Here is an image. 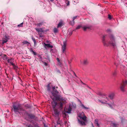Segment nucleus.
<instances>
[{
    "label": "nucleus",
    "instance_id": "nucleus-1",
    "mask_svg": "<svg viewBox=\"0 0 127 127\" xmlns=\"http://www.w3.org/2000/svg\"><path fill=\"white\" fill-rule=\"evenodd\" d=\"M52 89L53 91L51 92L52 96H51V97L53 101L52 104L53 109H56L55 108L58 105L59 109L62 110L63 105L66 103V101L63 97L58 94L59 92L55 89V86L53 87Z\"/></svg>",
    "mask_w": 127,
    "mask_h": 127
},
{
    "label": "nucleus",
    "instance_id": "nucleus-2",
    "mask_svg": "<svg viewBox=\"0 0 127 127\" xmlns=\"http://www.w3.org/2000/svg\"><path fill=\"white\" fill-rule=\"evenodd\" d=\"M110 40L109 43L114 48H116V44L115 40V38L114 36L112 34L109 35Z\"/></svg>",
    "mask_w": 127,
    "mask_h": 127
},
{
    "label": "nucleus",
    "instance_id": "nucleus-3",
    "mask_svg": "<svg viewBox=\"0 0 127 127\" xmlns=\"http://www.w3.org/2000/svg\"><path fill=\"white\" fill-rule=\"evenodd\" d=\"M72 110V108H71L70 106H69L68 107L65 109V108L64 109V112H63V116L66 119L67 118V117H68V115H67L66 113H71Z\"/></svg>",
    "mask_w": 127,
    "mask_h": 127
},
{
    "label": "nucleus",
    "instance_id": "nucleus-4",
    "mask_svg": "<svg viewBox=\"0 0 127 127\" xmlns=\"http://www.w3.org/2000/svg\"><path fill=\"white\" fill-rule=\"evenodd\" d=\"M13 110L16 113L18 112L19 113V112H20L22 107L20 104H18L16 105H13Z\"/></svg>",
    "mask_w": 127,
    "mask_h": 127
},
{
    "label": "nucleus",
    "instance_id": "nucleus-5",
    "mask_svg": "<svg viewBox=\"0 0 127 127\" xmlns=\"http://www.w3.org/2000/svg\"><path fill=\"white\" fill-rule=\"evenodd\" d=\"M31 124L29 126V127H39L35 122V120H29Z\"/></svg>",
    "mask_w": 127,
    "mask_h": 127
},
{
    "label": "nucleus",
    "instance_id": "nucleus-6",
    "mask_svg": "<svg viewBox=\"0 0 127 127\" xmlns=\"http://www.w3.org/2000/svg\"><path fill=\"white\" fill-rule=\"evenodd\" d=\"M28 113L22 107L20 112H19V113L21 115H27Z\"/></svg>",
    "mask_w": 127,
    "mask_h": 127
},
{
    "label": "nucleus",
    "instance_id": "nucleus-7",
    "mask_svg": "<svg viewBox=\"0 0 127 127\" xmlns=\"http://www.w3.org/2000/svg\"><path fill=\"white\" fill-rule=\"evenodd\" d=\"M78 116L81 119H86L87 117L84 115V113L83 112L79 113Z\"/></svg>",
    "mask_w": 127,
    "mask_h": 127
},
{
    "label": "nucleus",
    "instance_id": "nucleus-8",
    "mask_svg": "<svg viewBox=\"0 0 127 127\" xmlns=\"http://www.w3.org/2000/svg\"><path fill=\"white\" fill-rule=\"evenodd\" d=\"M66 41H64L63 42V45L62 47V52L63 53H65V50L66 49Z\"/></svg>",
    "mask_w": 127,
    "mask_h": 127
},
{
    "label": "nucleus",
    "instance_id": "nucleus-9",
    "mask_svg": "<svg viewBox=\"0 0 127 127\" xmlns=\"http://www.w3.org/2000/svg\"><path fill=\"white\" fill-rule=\"evenodd\" d=\"M87 121V120H78V122L81 125H85Z\"/></svg>",
    "mask_w": 127,
    "mask_h": 127
},
{
    "label": "nucleus",
    "instance_id": "nucleus-10",
    "mask_svg": "<svg viewBox=\"0 0 127 127\" xmlns=\"http://www.w3.org/2000/svg\"><path fill=\"white\" fill-rule=\"evenodd\" d=\"M9 36H4L3 38L2 39V44L3 45L5 43H6L8 40L9 39Z\"/></svg>",
    "mask_w": 127,
    "mask_h": 127
},
{
    "label": "nucleus",
    "instance_id": "nucleus-11",
    "mask_svg": "<svg viewBox=\"0 0 127 127\" xmlns=\"http://www.w3.org/2000/svg\"><path fill=\"white\" fill-rule=\"evenodd\" d=\"M54 111V116H55L56 118L58 117L59 115V112L57 109H53Z\"/></svg>",
    "mask_w": 127,
    "mask_h": 127
},
{
    "label": "nucleus",
    "instance_id": "nucleus-12",
    "mask_svg": "<svg viewBox=\"0 0 127 127\" xmlns=\"http://www.w3.org/2000/svg\"><path fill=\"white\" fill-rule=\"evenodd\" d=\"M91 27V26L86 25L83 26L82 28L84 31H85L88 29H90Z\"/></svg>",
    "mask_w": 127,
    "mask_h": 127
},
{
    "label": "nucleus",
    "instance_id": "nucleus-13",
    "mask_svg": "<svg viewBox=\"0 0 127 127\" xmlns=\"http://www.w3.org/2000/svg\"><path fill=\"white\" fill-rule=\"evenodd\" d=\"M106 36V35H104L103 36V37L102 39V41L104 46H108V45L106 43L105 39V38Z\"/></svg>",
    "mask_w": 127,
    "mask_h": 127
},
{
    "label": "nucleus",
    "instance_id": "nucleus-14",
    "mask_svg": "<svg viewBox=\"0 0 127 127\" xmlns=\"http://www.w3.org/2000/svg\"><path fill=\"white\" fill-rule=\"evenodd\" d=\"M27 115L29 116L30 118L31 119H34L35 118V116L32 114L28 113Z\"/></svg>",
    "mask_w": 127,
    "mask_h": 127
},
{
    "label": "nucleus",
    "instance_id": "nucleus-15",
    "mask_svg": "<svg viewBox=\"0 0 127 127\" xmlns=\"http://www.w3.org/2000/svg\"><path fill=\"white\" fill-rule=\"evenodd\" d=\"M115 96V94L114 93H112L109 95L108 97L111 99L113 98Z\"/></svg>",
    "mask_w": 127,
    "mask_h": 127
},
{
    "label": "nucleus",
    "instance_id": "nucleus-16",
    "mask_svg": "<svg viewBox=\"0 0 127 127\" xmlns=\"http://www.w3.org/2000/svg\"><path fill=\"white\" fill-rule=\"evenodd\" d=\"M35 29L36 31L38 32H43V29L42 28H35Z\"/></svg>",
    "mask_w": 127,
    "mask_h": 127
},
{
    "label": "nucleus",
    "instance_id": "nucleus-17",
    "mask_svg": "<svg viewBox=\"0 0 127 127\" xmlns=\"http://www.w3.org/2000/svg\"><path fill=\"white\" fill-rule=\"evenodd\" d=\"M30 51L34 55H37L36 53V52H34L32 48H31L30 50Z\"/></svg>",
    "mask_w": 127,
    "mask_h": 127
},
{
    "label": "nucleus",
    "instance_id": "nucleus-18",
    "mask_svg": "<svg viewBox=\"0 0 127 127\" xmlns=\"http://www.w3.org/2000/svg\"><path fill=\"white\" fill-rule=\"evenodd\" d=\"M81 63H83V64L86 65L88 63V62L87 59H85L83 61V62H81Z\"/></svg>",
    "mask_w": 127,
    "mask_h": 127
},
{
    "label": "nucleus",
    "instance_id": "nucleus-19",
    "mask_svg": "<svg viewBox=\"0 0 127 127\" xmlns=\"http://www.w3.org/2000/svg\"><path fill=\"white\" fill-rule=\"evenodd\" d=\"M125 87V86L123 85L122 84H121L120 87V88L121 90L122 91H124V88Z\"/></svg>",
    "mask_w": 127,
    "mask_h": 127
},
{
    "label": "nucleus",
    "instance_id": "nucleus-20",
    "mask_svg": "<svg viewBox=\"0 0 127 127\" xmlns=\"http://www.w3.org/2000/svg\"><path fill=\"white\" fill-rule=\"evenodd\" d=\"M45 46H47L48 48H52L53 47V46L50 45V44H46L45 43Z\"/></svg>",
    "mask_w": 127,
    "mask_h": 127
},
{
    "label": "nucleus",
    "instance_id": "nucleus-21",
    "mask_svg": "<svg viewBox=\"0 0 127 127\" xmlns=\"http://www.w3.org/2000/svg\"><path fill=\"white\" fill-rule=\"evenodd\" d=\"M2 57L3 59L4 60H7L8 59L6 55L5 54L3 55Z\"/></svg>",
    "mask_w": 127,
    "mask_h": 127
},
{
    "label": "nucleus",
    "instance_id": "nucleus-22",
    "mask_svg": "<svg viewBox=\"0 0 127 127\" xmlns=\"http://www.w3.org/2000/svg\"><path fill=\"white\" fill-rule=\"evenodd\" d=\"M95 124L98 127H99V125L98 123V120H95Z\"/></svg>",
    "mask_w": 127,
    "mask_h": 127
},
{
    "label": "nucleus",
    "instance_id": "nucleus-23",
    "mask_svg": "<svg viewBox=\"0 0 127 127\" xmlns=\"http://www.w3.org/2000/svg\"><path fill=\"white\" fill-rule=\"evenodd\" d=\"M63 25V24L62 22H60L58 24L57 28H59L60 27H61Z\"/></svg>",
    "mask_w": 127,
    "mask_h": 127
},
{
    "label": "nucleus",
    "instance_id": "nucleus-24",
    "mask_svg": "<svg viewBox=\"0 0 127 127\" xmlns=\"http://www.w3.org/2000/svg\"><path fill=\"white\" fill-rule=\"evenodd\" d=\"M13 66V68L15 70H16L18 68L13 63H12V65Z\"/></svg>",
    "mask_w": 127,
    "mask_h": 127
},
{
    "label": "nucleus",
    "instance_id": "nucleus-25",
    "mask_svg": "<svg viewBox=\"0 0 127 127\" xmlns=\"http://www.w3.org/2000/svg\"><path fill=\"white\" fill-rule=\"evenodd\" d=\"M81 107H82V108L85 109H89V107H87L85 106L83 104H81Z\"/></svg>",
    "mask_w": 127,
    "mask_h": 127
},
{
    "label": "nucleus",
    "instance_id": "nucleus-26",
    "mask_svg": "<svg viewBox=\"0 0 127 127\" xmlns=\"http://www.w3.org/2000/svg\"><path fill=\"white\" fill-rule=\"evenodd\" d=\"M50 83L48 84L47 85V90L48 91H50L51 88L50 87Z\"/></svg>",
    "mask_w": 127,
    "mask_h": 127
},
{
    "label": "nucleus",
    "instance_id": "nucleus-27",
    "mask_svg": "<svg viewBox=\"0 0 127 127\" xmlns=\"http://www.w3.org/2000/svg\"><path fill=\"white\" fill-rule=\"evenodd\" d=\"M12 58H11L10 59H8L7 60V61L8 62V63H10L11 64V65H12V63H13L12 62Z\"/></svg>",
    "mask_w": 127,
    "mask_h": 127
},
{
    "label": "nucleus",
    "instance_id": "nucleus-28",
    "mask_svg": "<svg viewBox=\"0 0 127 127\" xmlns=\"http://www.w3.org/2000/svg\"><path fill=\"white\" fill-rule=\"evenodd\" d=\"M122 84L125 86L127 85V81L126 80H125L124 81H123Z\"/></svg>",
    "mask_w": 127,
    "mask_h": 127
},
{
    "label": "nucleus",
    "instance_id": "nucleus-29",
    "mask_svg": "<svg viewBox=\"0 0 127 127\" xmlns=\"http://www.w3.org/2000/svg\"><path fill=\"white\" fill-rule=\"evenodd\" d=\"M53 31L55 33H56L58 32V29L56 28H55L53 30Z\"/></svg>",
    "mask_w": 127,
    "mask_h": 127
},
{
    "label": "nucleus",
    "instance_id": "nucleus-30",
    "mask_svg": "<svg viewBox=\"0 0 127 127\" xmlns=\"http://www.w3.org/2000/svg\"><path fill=\"white\" fill-rule=\"evenodd\" d=\"M43 24V23H37L36 24V25L39 26H40L42 25Z\"/></svg>",
    "mask_w": 127,
    "mask_h": 127
},
{
    "label": "nucleus",
    "instance_id": "nucleus-31",
    "mask_svg": "<svg viewBox=\"0 0 127 127\" xmlns=\"http://www.w3.org/2000/svg\"><path fill=\"white\" fill-rule=\"evenodd\" d=\"M70 24L72 26H73L74 24V21H71L70 22Z\"/></svg>",
    "mask_w": 127,
    "mask_h": 127
},
{
    "label": "nucleus",
    "instance_id": "nucleus-32",
    "mask_svg": "<svg viewBox=\"0 0 127 127\" xmlns=\"http://www.w3.org/2000/svg\"><path fill=\"white\" fill-rule=\"evenodd\" d=\"M108 18L109 20H110L112 18V17L111 15L109 14L108 15Z\"/></svg>",
    "mask_w": 127,
    "mask_h": 127
},
{
    "label": "nucleus",
    "instance_id": "nucleus-33",
    "mask_svg": "<svg viewBox=\"0 0 127 127\" xmlns=\"http://www.w3.org/2000/svg\"><path fill=\"white\" fill-rule=\"evenodd\" d=\"M98 101L99 102H101L103 103H106V102H107V101H105V102H102V100H100L98 99Z\"/></svg>",
    "mask_w": 127,
    "mask_h": 127
},
{
    "label": "nucleus",
    "instance_id": "nucleus-34",
    "mask_svg": "<svg viewBox=\"0 0 127 127\" xmlns=\"http://www.w3.org/2000/svg\"><path fill=\"white\" fill-rule=\"evenodd\" d=\"M65 2H66V3L67 6L69 5V1L68 0H67V1H66Z\"/></svg>",
    "mask_w": 127,
    "mask_h": 127
},
{
    "label": "nucleus",
    "instance_id": "nucleus-35",
    "mask_svg": "<svg viewBox=\"0 0 127 127\" xmlns=\"http://www.w3.org/2000/svg\"><path fill=\"white\" fill-rule=\"evenodd\" d=\"M23 22H22V23H21L20 24L18 25V27H22L23 26Z\"/></svg>",
    "mask_w": 127,
    "mask_h": 127
},
{
    "label": "nucleus",
    "instance_id": "nucleus-36",
    "mask_svg": "<svg viewBox=\"0 0 127 127\" xmlns=\"http://www.w3.org/2000/svg\"><path fill=\"white\" fill-rule=\"evenodd\" d=\"M117 72L116 71H115L113 73V76H115L117 74Z\"/></svg>",
    "mask_w": 127,
    "mask_h": 127
},
{
    "label": "nucleus",
    "instance_id": "nucleus-37",
    "mask_svg": "<svg viewBox=\"0 0 127 127\" xmlns=\"http://www.w3.org/2000/svg\"><path fill=\"white\" fill-rule=\"evenodd\" d=\"M23 43L24 44H28L29 43L27 41H25L23 42Z\"/></svg>",
    "mask_w": 127,
    "mask_h": 127
},
{
    "label": "nucleus",
    "instance_id": "nucleus-38",
    "mask_svg": "<svg viewBox=\"0 0 127 127\" xmlns=\"http://www.w3.org/2000/svg\"><path fill=\"white\" fill-rule=\"evenodd\" d=\"M82 27L80 25L78 26L76 28V30H77L81 28Z\"/></svg>",
    "mask_w": 127,
    "mask_h": 127
},
{
    "label": "nucleus",
    "instance_id": "nucleus-39",
    "mask_svg": "<svg viewBox=\"0 0 127 127\" xmlns=\"http://www.w3.org/2000/svg\"><path fill=\"white\" fill-rule=\"evenodd\" d=\"M112 124H113V126L114 127H117V126L118 125V124H115V123H113Z\"/></svg>",
    "mask_w": 127,
    "mask_h": 127
},
{
    "label": "nucleus",
    "instance_id": "nucleus-40",
    "mask_svg": "<svg viewBox=\"0 0 127 127\" xmlns=\"http://www.w3.org/2000/svg\"><path fill=\"white\" fill-rule=\"evenodd\" d=\"M57 123L58 124H61V122L59 120H58L57 121Z\"/></svg>",
    "mask_w": 127,
    "mask_h": 127
},
{
    "label": "nucleus",
    "instance_id": "nucleus-41",
    "mask_svg": "<svg viewBox=\"0 0 127 127\" xmlns=\"http://www.w3.org/2000/svg\"><path fill=\"white\" fill-rule=\"evenodd\" d=\"M32 39L34 42V43H35L36 42V41L35 40V39L33 37L32 38Z\"/></svg>",
    "mask_w": 127,
    "mask_h": 127
},
{
    "label": "nucleus",
    "instance_id": "nucleus-42",
    "mask_svg": "<svg viewBox=\"0 0 127 127\" xmlns=\"http://www.w3.org/2000/svg\"><path fill=\"white\" fill-rule=\"evenodd\" d=\"M44 64L46 66H48V64L47 63H46V62H44Z\"/></svg>",
    "mask_w": 127,
    "mask_h": 127
},
{
    "label": "nucleus",
    "instance_id": "nucleus-43",
    "mask_svg": "<svg viewBox=\"0 0 127 127\" xmlns=\"http://www.w3.org/2000/svg\"><path fill=\"white\" fill-rule=\"evenodd\" d=\"M43 124H44V127H48V126H47L46 124L45 123H43Z\"/></svg>",
    "mask_w": 127,
    "mask_h": 127
},
{
    "label": "nucleus",
    "instance_id": "nucleus-44",
    "mask_svg": "<svg viewBox=\"0 0 127 127\" xmlns=\"http://www.w3.org/2000/svg\"><path fill=\"white\" fill-rule=\"evenodd\" d=\"M77 16H75L73 17V21H74V20H75V19L77 17Z\"/></svg>",
    "mask_w": 127,
    "mask_h": 127
},
{
    "label": "nucleus",
    "instance_id": "nucleus-45",
    "mask_svg": "<svg viewBox=\"0 0 127 127\" xmlns=\"http://www.w3.org/2000/svg\"><path fill=\"white\" fill-rule=\"evenodd\" d=\"M107 104L108 105H109V106L111 108H112V106H111V105L110 104H109V103H107Z\"/></svg>",
    "mask_w": 127,
    "mask_h": 127
},
{
    "label": "nucleus",
    "instance_id": "nucleus-46",
    "mask_svg": "<svg viewBox=\"0 0 127 127\" xmlns=\"http://www.w3.org/2000/svg\"><path fill=\"white\" fill-rule=\"evenodd\" d=\"M38 57H39L40 59H41L42 58L41 56L40 55H38Z\"/></svg>",
    "mask_w": 127,
    "mask_h": 127
},
{
    "label": "nucleus",
    "instance_id": "nucleus-47",
    "mask_svg": "<svg viewBox=\"0 0 127 127\" xmlns=\"http://www.w3.org/2000/svg\"><path fill=\"white\" fill-rule=\"evenodd\" d=\"M57 60L58 62H60V60H59V58H57Z\"/></svg>",
    "mask_w": 127,
    "mask_h": 127
},
{
    "label": "nucleus",
    "instance_id": "nucleus-48",
    "mask_svg": "<svg viewBox=\"0 0 127 127\" xmlns=\"http://www.w3.org/2000/svg\"><path fill=\"white\" fill-rule=\"evenodd\" d=\"M74 1V2L76 3H78V2L77 1L76 2H75V1Z\"/></svg>",
    "mask_w": 127,
    "mask_h": 127
},
{
    "label": "nucleus",
    "instance_id": "nucleus-49",
    "mask_svg": "<svg viewBox=\"0 0 127 127\" xmlns=\"http://www.w3.org/2000/svg\"><path fill=\"white\" fill-rule=\"evenodd\" d=\"M107 31H110V30L109 29H108L107 30Z\"/></svg>",
    "mask_w": 127,
    "mask_h": 127
},
{
    "label": "nucleus",
    "instance_id": "nucleus-50",
    "mask_svg": "<svg viewBox=\"0 0 127 127\" xmlns=\"http://www.w3.org/2000/svg\"><path fill=\"white\" fill-rule=\"evenodd\" d=\"M51 1L53 2L54 1V0H50Z\"/></svg>",
    "mask_w": 127,
    "mask_h": 127
},
{
    "label": "nucleus",
    "instance_id": "nucleus-51",
    "mask_svg": "<svg viewBox=\"0 0 127 127\" xmlns=\"http://www.w3.org/2000/svg\"><path fill=\"white\" fill-rule=\"evenodd\" d=\"M102 102H105V101H106L105 100H102Z\"/></svg>",
    "mask_w": 127,
    "mask_h": 127
},
{
    "label": "nucleus",
    "instance_id": "nucleus-52",
    "mask_svg": "<svg viewBox=\"0 0 127 127\" xmlns=\"http://www.w3.org/2000/svg\"><path fill=\"white\" fill-rule=\"evenodd\" d=\"M55 87V89L56 90V89H57V88H58V87Z\"/></svg>",
    "mask_w": 127,
    "mask_h": 127
},
{
    "label": "nucleus",
    "instance_id": "nucleus-53",
    "mask_svg": "<svg viewBox=\"0 0 127 127\" xmlns=\"http://www.w3.org/2000/svg\"><path fill=\"white\" fill-rule=\"evenodd\" d=\"M92 126L93 127H94V126L93 125V124L92 123Z\"/></svg>",
    "mask_w": 127,
    "mask_h": 127
},
{
    "label": "nucleus",
    "instance_id": "nucleus-54",
    "mask_svg": "<svg viewBox=\"0 0 127 127\" xmlns=\"http://www.w3.org/2000/svg\"><path fill=\"white\" fill-rule=\"evenodd\" d=\"M74 75H75V76L76 77V75L75 73L74 72Z\"/></svg>",
    "mask_w": 127,
    "mask_h": 127
},
{
    "label": "nucleus",
    "instance_id": "nucleus-55",
    "mask_svg": "<svg viewBox=\"0 0 127 127\" xmlns=\"http://www.w3.org/2000/svg\"><path fill=\"white\" fill-rule=\"evenodd\" d=\"M82 82V83L83 84H84V85L85 84L84 83H83L82 82Z\"/></svg>",
    "mask_w": 127,
    "mask_h": 127
},
{
    "label": "nucleus",
    "instance_id": "nucleus-56",
    "mask_svg": "<svg viewBox=\"0 0 127 127\" xmlns=\"http://www.w3.org/2000/svg\"><path fill=\"white\" fill-rule=\"evenodd\" d=\"M106 98L107 99V100H108V98Z\"/></svg>",
    "mask_w": 127,
    "mask_h": 127
},
{
    "label": "nucleus",
    "instance_id": "nucleus-57",
    "mask_svg": "<svg viewBox=\"0 0 127 127\" xmlns=\"http://www.w3.org/2000/svg\"><path fill=\"white\" fill-rule=\"evenodd\" d=\"M114 64L116 65V66H117V65L116 64V63H114Z\"/></svg>",
    "mask_w": 127,
    "mask_h": 127
},
{
    "label": "nucleus",
    "instance_id": "nucleus-58",
    "mask_svg": "<svg viewBox=\"0 0 127 127\" xmlns=\"http://www.w3.org/2000/svg\"><path fill=\"white\" fill-rule=\"evenodd\" d=\"M47 43H48V42H49V41H47Z\"/></svg>",
    "mask_w": 127,
    "mask_h": 127
},
{
    "label": "nucleus",
    "instance_id": "nucleus-59",
    "mask_svg": "<svg viewBox=\"0 0 127 127\" xmlns=\"http://www.w3.org/2000/svg\"><path fill=\"white\" fill-rule=\"evenodd\" d=\"M55 127H57L56 126H55Z\"/></svg>",
    "mask_w": 127,
    "mask_h": 127
},
{
    "label": "nucleus",
    "instance_id": "nucleus-60",
    "mask_svg": "<svg viewBox=\"0 0 127 127\" xmlns=\"http://www.w3.org/2000/svg\"><path fill=\"white\" fill-rule=\"evenodd\" d=\"M67 0H65L66 1H67Z\"/></svg>",
    "mask_w": 127,
    "mask_h": 127
}]
</instances>
